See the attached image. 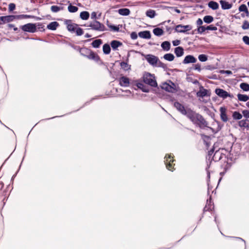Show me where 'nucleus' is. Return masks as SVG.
<instances>
[{
    "label": "nucleus",
    "mask_w": 249,
    "mask_h": 249,
    "mask_svg": "<svg viewBox=\"0 0 249 249\" xmlns=\"http://www.w3.org/2000/svg\"><path fill=\"white\" fill-rule=\"evenodd\" d=\"M184 115L186 116L193 123L198 125L200 127L206 125V122L203 117L190 108H187V112Z\"/></svg>",
    "instance_id": "1"
},
{
    "label": "nucleus",
    "mask_w": 249,
    "mask_h": 249,
    "mask_svg": "<svg viewBox=\"0 0 249 249\" xmlns=\"http://www.w3.org/2000/svg\"><path fill=\"white\" fill-rule=\"evenodd\" d=\"M145 59L153 66L161 67L163 64L160 61L159 58L152 54H147L145 56Z\"/></svg>",
    "instance_id": "2"
},
{
    "label": "nucleus",
    "mask_w": 249,
    "mask_h": 249,
    "mask_svg": "<svg viewBox=\"0 0 249 249\" xmlns=\"http://www.w3.org/2000/svg\"><path fill=\"white\" fill-rule=\"evenodd\" d=\"M143 81L145 83L152 87H156L157 86L155 77L149 73H146L143 75Z\"/></svg>",
    "instance_id": "3"
},
{
    "label": "nucleus",
    "mask_w": 249,
    "mask_h": 249,
    "mask_svg": "<svg viewBox=\"0 0 249 249\" xmlns=\"http://www.w3.org/2000/svg\"><path fill=\"white\" fill-rule=\"evenodd\" d=\"M165 164H166V166L167 169L168 170L173 171L174 170V165L173 163L174 160L173 159V157L171 154H166L165 156Z\"/></svg>",
    "instance_id": "4"
},
{
    "label": "nucleus",
    "mask_w": 249,
    "mask_h": 249,
    "mask_svg": "<svg viewBox=\"0 0 249 249\" xmlns=\"http://www.w3.org/2000/svg\"><path fill=\"white\" fill-rule=\"evenodd\" d=\"M20 28L24 32L34 33L36 31V24L27 23L22 26Z\"/></svg>",
    "instance_id": "5"
},
{
    "label": "nucleus",
    "mask_w": 249,
    "mask_h": 249,
    "mask_svg": "<svg viewBox=\"0 0 249 249\" xmlns=\"http://www.w3.org/2000/svg\"><path fill=\"white\" fill-rule=\"evenodd\" d=\"M193 26L191 25H183L179 24L175 27V31L178 33H185L188 31L191 30Z\"/></svg>",
    "instance_id": "6"
},
{
    "label": "nucleus",
    "mask_w": 249,
    "mask_h": 249,
    "mask_svg": "<svg viewBox=\"0 0 249 249\" xmlns=\"http://www.w3.org/2000/svg\"><path fill=\"white\" fill-rule=\"evenodd\" d=\"M161 88L170 92H174L176 91L175 85L170 81L168 83H163L161 85Z\"/></svg>",
    "instance_id": "7"
},
{
    "label": "nucleus",
    "mask_w": 249,
    "mask_h": 249,
    "mask_svg": "<svg viewBox=\"0 0 249 249\" xmlns=\"http://www.w3.org/2000/svg\"><path fill=\"white\" fill-rule=\"evenodd\" d=\"M89 27L97 31H103L105 30L104 25L96 20L91 22Z\"/></svg>",
    "instance_id": "8"
},
{
    "label": "nucleus",
    "mask_w": 249,
    "mask_h": 249,
    "mask_svg": "<svg viewBox=\"0 0 249 249\" xmlns=\"http://www.w3.org/2000/svg\"><path fill=\"white\" fill-rule=\"evenodd\" d=\"M215 92L218 96L224 99L231 96L228 92L222 89H216Z\"/></svg>",
    "instance_id": "9"
},
{
    "label": "nucleus",
    "mask_w": 249,
    "mask_h": 249,
    "mask_svg": "<svg viewBox=\"0 0 249 249\" xmlns=\"http://www.w3.org/2000/svg\"><path fill=\"white\" fill-rule=\"evenodd\" d=\"M15 19V16H6L0 17V24L9 22Z\"/></svg>",
    "instance_id": "10"
},
{
    "label": "nucleus",
    "mask_w": 249,
    "mask_h": 249,
    "mask_svg": "<svg viewBox=\"0 0 249 249\" xmlns=\"http://www.w3.org/2000/svg\"><path fill=\"white\" fill-rule=\"evenodd\" d=\"M174 106L177 108V109L183 115H185L187 112V108H185L183 105H182L178 102H176L174 103Z\"/></svg>",
    "instance_id": "11"
},
{
    "label": "nucleus",
    "mask_w": 249,
    "mask_h": 249,
    "mask_svg": "<svg viewBox=\"0 0 249 249\" xmlns=\"http://www.w3.org/2000/svg\"><path fill=\"white\" fill-rule=\"evenodd\" d=\"M197 59L193 55H188L185 56L183 60V64H187L189 63H195L196 62Z\"/></svg>",
    "instance_id": "12"
},
{
    "label": "nucleus",
    "mask_w": 249,
    "mask_h": 249,
    "mask_svg": "<svg viewBox=\"0 0 249 249\" xmlns=\"http://www.w3.org/2000/svg\"><path fill=\"white\" fill-rule=\"evenodd\" d=\"M129 79L125 76H122L119 79V84L122 87H127L129 85Z\"/></svg>",
    "instance_id": "13"
},
{
    "label": "nucleus",
    "mask_w": 249,
    "mask_h": 249,
    "mask_svg": "<svg viewBox=\"0 0 249 249\" xmlns=\"http://www.w3.org/2000/svg\"><path fill=\"white\" fill-rule=\"evenodd\" d=\"M224 149H219L218 150H216L213 155L214 160H219L222 159L223 157L225 156V154L222 153Z\"/></svg>",
    "instance_id": "14"
},
{
    "label": "nucleus",
    "mask_w": 249,
    "mask_h": 249,
    "mask_svg": "<svg viewBox=\"0 0 249 249\" xmlns=\"http://www.w3.org/2000/svg\"><path fill=\"white\" fill-rule=\"evenodd\" d=\"M87 58L90 60H94L95 62H98L100 60V57L98 55L92 51H90Z\"/></svg>",
    "instance_id": "15"
},
{
    "label": "nucleus",
    "mask_w": 249,
    "mask_h": 249,
    "mask_svg": "<svg viewBox=\"0 0 249 249\" xmlns=\"http://www.w3.org/2000/svg\"><path fill=\"white\" fill-rule=\"evenodd\" d=\"M221 120L224 122L228 121V117L226 115V109L224 107H221L219 109Z\"/></svg>",
    "instance_id": "16"
},
{
    "label": "nucleus",
    "mask_w": 249,
    "mask_h": 249,
    "mask_svg": "<svg viewBox=\"0 0 249 249\" xmlns=\"http://www.w3.org/2000/svg\"><path fill=\"white\" fill-rule=\"evenodd\" d=\"M207 90L205 89L203 87L199 88V91L197 92L196 95L197 97H203L207 95Z\"/></svg>",
    "instance_id": "17"
},
{
    "label": "nucleus",
    "mask_w": 249,
    "mask_h": 249,
    "mask_svg": "<svg viewBox=\"0 0 249 249\" xmlns=\"http://www.w3.org/2000/svg\"><path fill=\"white\" fill-rule=\"evenodd\" d=\"M220 3L221 5L222 8L224 10L230 9L232 7V5L231 4L223 0H220Z\"/></svg>",
    "instance_id": "18"
},
{
    "label": "nucleus",
    "mask_w": 249,
    "mask_h": 249,
    "mask_svg": "<svg viewBox=\"0 0 249 249\" xmlns=\"http://www.w3.org/2000/svg\"><path fill=\"white\" fill-rule=\"evenodd\" d=\"M66 24L67 25V29L70 32H74L77 27V25L75 24L71 23L70 21H66Z\"/></svg>",
    "instance_id": "19"
},
{
    "label": "nucleus",
    "mask_w": 249,
    "mask_h": 249,
    "mask_svg": "<svg viewBox=\"0 0 249 249\" xmlns=\"http://www.w3.org/2000/svg\"><path fill=\"white\" fill-rule=\"evenodd\" d=\"M139 36L140 37L145 39H149L151 37L150 33L148 31L140 32Z\"/></svg>",
    "instance_id": "20"
},
{
    "label": "nucleus",
    "mask_w": 249,
    "mask_h": 249,
    "mask_svg": "<svg viewBox=\"0 0 249 249\" xmlns=\"http://www.w3.org/2000/svg\"><path fill=\"white\" fill-rule=\"evenodd\" d=\"M122 45V43L117 40H113L110 43L111 47L114 50H116L118 48L120 47Z\"/></svg>",
    "instance_id": "21"
},
{
    "label": "nucleus",
    "mask_w": 249,
    "mask_h": 249,
    "mask_svg": "<svg viewBox=\"0 0 249 249\" xmlns=\"http://www.w3.org/2000/svg\"><path fill=\"white\" fill-rule=\"evenodd\" d=\"M208 5L209 8H211L213 10H217L219 8V4L215 1H210Z\"/></svg>",
    "instance_id": "22"
},
{
    "label": "nucleus",
    "mask_w": 249,
    "mask_h": 249,
    "mask_svg": "<svg viewBox=\"0 0 249 249\" xmlns=\"http://www.w3.org/2000/svg\"><path fill=\"white\" fill-rule=\"evenodd\" d=\"M63 9L64 7L62 6V4H60V6L53 5L51 7V10L53 13H57Z\"/></svg>",
    "instance_id": "23"
},
{
    "label": "nucleus",
    "mask_w": 249,
    "mask_h": 249,
    "mask_svg": "<svg viewBox=\"0 0 249 249\" xmlns=\"http://www.w3.org/2000/svg\"><path fill=\"white\" fill-rule=\"evenodd\" d=\"M58 26L59 24L57 22L53 21L47 25V28L51 30H55Z\"/></svg>",
    "instance_id": "24"
},
{
    "label": "nucleus",
    "mask_w": 249,
    "mask_h": 249,
    "mask_svg": "<svg viewBox=\"0 0 249 249\" xmlns=\"http://www.w3.org/2000/svg\"><path fill=\"white\" fill-rule=\"evenodd\" d=\"M175 53L177 56L180 57L184 53L183 49L181 47H178L175 49Z\"/></svg>",
    "instance_id": "25"
},
{
    "label": "nucleus",
    "mask_w": 249,
    "mask_h": 249,
    "mask_svg": "<svg viewBox=\"0 0 249 249\" xmlns=\"http://www.w3.org/2000/svg\"><path fill=\"white\" fill-rule=\"evenodd\" d=\"M102 43V40L100 39H98L94 40L92 42L91 45L93 48H98Z\"/></svg>",
    "instance_id": "26"
},
{
    "label": "nucleus",
    "mask_w": 249,
    "mask_h": 249,
    "mask_svg": "<svg viewBox=\"0 0 249 249\" xmlns=\"http://www.w3.org/2000/svg\"><path fill=\"white\" fill-rule=\"evenodd\" d=\"M91 51V50L88 48H82L80 50V53L82 55L87 57Z\"/></svg>",
    "instance_id": "27"
},
{
    "label": "nucleus",
    "mask_w": 249,
    "mask_h": 249,
    "mask_svg": "<svg viewBox=\"0 0 249 249\" xmlns=\"http://www.w3.org/2000/svg\"><path fill=\"white\" fill-rule=\"evenodd\" d=\"M120 66L122 69L125 71L130 70L131 69V65H129L127 63L125 62H122L120 63Z\"/></svg>",
    "instance_id": "28"
},
{
    "label": "nucleus",
    "mask_w": 249,
    "mask_h": 249,
    "mask_svg": "<svg viewBox=\"0 0 249 249\" xmlns=\"http://www.w3.org/2000/svg\"><path fill=\"white\" fill-rule=\"evenodd\" d=\"M137 87L142 89V90L143 92H149V89H148L146 87L144 84L142 83H137Z\"/></svg>",
    "instance_id": "29"
},
{
    "label": "nucleus",
    "mask_w": 249,
    "mask_h": 249,
    "mask_svg": "<svg viewBox=\"0 0 249 249\" xmlns=\"http://www.w3.org/2000/svg\"><path fill=\"white\" fill-rule=\"evenodd\" d=\"M118 13L121 15L127 16L129 14L130 11L127 8H122L119 9Z\"/></svg>",
    "instance_id": "30"
},
{
    "label": "nucleus",
    "mask_w": 249,
    "mask_h": 249,
    "mask_svg": "<svg viewBox=\"0 0 249 249\" xmlns=\"http://www.w3.org/2000/svg\"><path fill=\"white\" fill-rule=\"evenodd\" d=\"M103 51L105 54H108L110 52V47L108 44H105L103 46Z\"/></svg>",
    "instance_id": "31"
},
{
    "label": "nucleus",
    "mask_w": 249,
    "mask_h": 249,
    "mask_svg": "<svg viewBox=\"0 0 249 249\" xmlns=\"http://www.w3.org/2000/svg\"><path fill=\"white\" fill-rule=\"evenodd\" d=\"M161 46L163 50L168 51L170 48V43L168 41H164L162 43Z\"/></svg>",
    "instance_id": "32"
},
{
    "label": "nucleus",
    "mask_w": 249,
    "mask_h": 249,
    "mask_svg": "<svg viewBox=\"0 0 249 249\" xmlns=\"http://www.w3.org/2000/svg\"><path fill=\"white\" fill-rule=\"evenodd\" d=\"M237 97L239 100L241 101L246 102L249 100V97L246 95L238 94Z\"/></svg>",
    "instance_id": "33"
},
{
    "label": "nucleus",
    "mask_w": 249,
    "mask_h": 249,
    "mask_svg": "<svg viewBox=\"0 0 249 249\" xmlns=\"http://www.w3.org/2000/svg\"><path fill=\"white\" fill-rule=\"evenodd\" d=\"M153 32L154 35L157 36H160L163 34V31L160 28H156L154 29L153 31Z\"/></svg>",
    "instance_id": "34"
},
{
    "label": "nucleus",
    "mask_w": 249,
    "mask_h": 249,
    "mask_svg": "<svg viewBox=\"0 0 249 249\" xmlns=\"http://www.w3.org/2000/svg\"><path fill=\"white\" fill-rule=\"evenodd\" d=\"M80 17L83 20H87L89 18V14L87 11H83L80 13Z\"/></svg>",
    "instance_id": "35"
},
{
    "label": "nucleus",
    "mask_w": 249,
    "mask_h": 249,
    "mask_svg": "<svg viewBox=\"0 0 249 249\" xmlns=\"http://www.w3.org/2000/svg\"><path fill=\"white\" fill-rule=\"evenodd\" d=\"M239 10L240 12H244L247 16L249 15V13L247 6L245 4H242L239 7Z\"/></svg>",
    "instance_id": "36"
},
{
    "label": "nucleus",
    "mask_w": 249,
    "mask_h": 249,
    "mask_svg": "<svg viewBox=\"0 0 249 249\" xmlns=\"http://www.w3.org/2000/svg\"><path fill=\"white\" fill-rule=\"evenodd\" d=\"M163 58L169 61H172L174 59L175 56L172 53H166L163 56Z\"/></svg>",
    "instance_id": "37"
},
{
    "label": "nucleus",
    "mask_w": 249,
    "mask_h": 249,
    "mask_svg": "<svg viewBox=\"0 0 249 249\" xmlns=\"http://www.w3.org/2000/svg\"><path fill=\"white\" fill-rule=\"evenodd\" d=\"M213 20V18L211 16H206L203 18V21L206 23H210Z\"/></svg>",
    "instance_id": "38"
},
{
    "label": "nucleus",
    "mask_w": 249,
    "mask_h": 249,
    "mask_svg": "<svg viewBox=\"0 0 249 249\" xmlns=\"http://www.w3.org/2000/svg\"><path fill=\"white\" fill-rule=\"evenodd\" d=\"M232 117L235 120H240L242 118V115L237 111H234L233 113Z\"/></svg>",
    "instance_id": "39"
},
{
    "label": "nucleus",
    "mask_w": 249,
    "mask_h": 249,
    "mask_svg": "<svg viewBox=\"0 0 249 249\" xmlns=\"http://www.w3.org/2000/svg\"><path fill=\"white\" fill-rule=\"evenodd\" d=\"M15 19H23V18H34V17L31 15H20L18 16H15Z\"/></svg>",
    "instance_id": "40"
},
{
    "label": "nucleus",
    "mask_w": 249,
    "mask_h": 249,
    "mask_svg": "<svg viewBox=\"0 0 249 249\" xmlns=\"http://www.w3.org/2000/svg\"><path fill=\"white\" fill-rule=\"evenodd\" d=\"M240 87L244 91H249V85L248 84L242 83L240 84Z\"/></svg>",
    "instance_id": "41"
},
{
    "label": "nucleus",
    "mask_w": 249,
    "mask_h": 249,
    "mask_svg": "<svg viewBox=\"0 0 249 249\" xmlns=\"http://www.w3.org/2000/svg\"><path fill=\"white\" fill-rule=\"evenodd\" d=\"M68 11L71 13H74L77 11L78 10V7L75 6H73L71 4H70L68 6Z\"/></svg>",
    "instance_id": "42"
},
{
    "label": "nucleus",
    "mask_w": 249,
    "mask_h": 249,
    "mask_svg": "<svg viewBox=\"0 0 249 249\" xmlns=\"http://www.w3.org/2000/svg\"><path fill=\"white\" fill-rule=\"evenodd\" d=\"M146 16L150 18H153L155 17V12L154 10H149L146 12Z\"/></svg>",
    "instance_id": "43"
},
{
    "label": "nucleus",
    "mask_w": 249,
    "mask_h": 249,
    "mask_svg": "<svg viewBox=\"0 0 249 249\" xmlns=\"http://www.w3.org/2000/svg\"><path fill=\"white\" fill-rule=\"evenodd\" d=\"M198 59L201 62H205L208 60V58L207 55L202 54L199 55Z\"/></svg>",
    "instance_id": "44"
},
{
    "label": "nucleus",
    "mask_w": 249,
    "mask_h": 249,
    "mask_svg": "<svg viewBox=\"0 0 249 249\" xmlns=\"http://www.w3.org/2000/svg\"><path fill=\"white\" fill-rule=\"evenodd\" d=\"M109 28L112 31L114 32H118L120 29L119 25L118 26H115L113 25H108Z\"/></svg>",
    "instance_id": "45"
},
{
    "label": "nucleus",
    "mask_w": 249,
    "mask_h": 249,
    "mask_svg": "<svg viewBox=\"0 0 249 249\" xmlns=\"http://www.w3.org/2000/svg\"><path fill=\"white\" fill-rule=\"evenodd\" d=\"M238 124L241 127H246L248 126L246 120H241L239 121Z\"/></svg>",
    "instance_id": "46"
},
{
    "label": "nucleus",
    "mask_w": 249,
    "mask_h": 249,
    "mask_svg": "<svg viewBox=\"0 0 249 249\" xmlns=\"http://www.w3.org/2000/svg\"><path fill=\"white\" fill-rule=\"evenodd\" d=\"M242 28L244 30L249 29V22L247 20L244 21L242 26Z\"/></svg>",
    "instance_id": "47"
},
{
    "label": "nucleus",
    "mask_w": 249,
    "mask_h": 249,
    "mask_svg": "<svg viewBox=\"0 0 249 249\" xmlns=\"http://www.w3.org/2000/svg\"><path fill=\"white\" fill-rule=\"evenodd\" d=\"M75 31L77 36H81L83 34V30L79 27H76Z\"/></svg>",
    "instance_id": "48"
},
{
    "label": "nucleus",
    "mask_w": 249,
    "mask_h": 249,
    "mask_svg": "<svg viewBox=\"0 0 249 249\" xmlns=\"http://www.w3.org/2000/svg\"><path fill=\"white\" fill-rule=\"evenodd\" d=\"M205 30H207L206 27L203 26H199L197 28V32L200 34L203 33Z\"/></svg>",
    "instance_id": "49"
},
{
    "label": "nucleus",
    "mask_w": 249,
    "mask_h": 249,
    "mask_svg": "<svg viewBox=\"0 0 249 249\" xmlns=\"http://www.w3.org/2000/svg\"><path fill=\"white\" fill-rule=\"evenodd\" d=\"M206 29H207V30H212V31H216L217 29L216 27L212 25L208 26L206 27Z\"/></svg>",
    "instance_id": "50"
},
{
    "label": "nucleus",
    "mask_w": 249,
    "mask_h": 249,
    "mask_svg": "<svg viewBox=\"0 0 249 249\" xmlns=\"http://www.w3.org/2000/svg\"><path fill=\"white\" fill-rule=\"evenodd\" d=\"M194 69L200 72L201 70V65L200 64H196L194 65Z\"/></svg>",
    "instance_id": "51"
},
{
    "label": "nucleus",
    "mask_w": 249,
    "mask_h": 249,
    "mask_svg": "<svg viewBox=\"0 0 249 249\" xmlns=\"http://www.w3.org/2000/svg\"><path fill=\"white\" fill-rule=\"evenodd\" d=\"M244 116L247 118H249V110H244L242 111Z\"/></svg>",
    "instance_id": "52"
},
{
    "label": "nucleus",
    "mask_w": 249,
    "mask_h": 249,
    "mask_svg": "<svg viewBox=\"0 0 249 249\" xmlns=\"http://www.w3.org/2000/svg\"><path fill=\"white\" fill-rule=\"evenodd\" d=\"M15 7L16 5L14 3H11L9 4V10L10 11H13L15 9Z\"/></svg>",
    "instance_id": "53"
},
{
    "label": "nucleus",
    "mask_w": 249,
    "mask_h": 249,
    "mask_svg": "<svg viewBox=\"0 0 249 249\" xmlns=\"http://www.w3.org/2000/svg\"><path fill=\"white\" fill-rule=\"evenodd\" d=\"M243 40L247 45H249V37L248 36H244L243 37Z\"/></svg>",
    "instance_id": "54"
},
{
    "label": "nucleus",
    "mask_w": 249,
    "mask_h": 249,
    "mask_svg": "<svg viewBox=\"0 0 249 249\" xmlns=\"http://www.w3.org/2000/svg\"><path fill=\"white\" fill-rule=\"evenodd\" d=\"M169 8L170 9H171L172 11H175L178 13H180L181 12L179 9H178L177 8H176L175 7H169Z\"/></svg>",
    "instance_id": "55"
},
{
    "label": "nucleus",
    "mask_w": 249,
    "mask_h": 249,
    "mask_svg": "<svg viewBox=\"0 0 249 249\" xmlns=\"http://www.w3.org/2000/svg\"><path fill=\"white\" fill-rule=\"evenodd\" d=\"M180 43V41L178 40H176L173 41V44L175 46L178 45Z\"/></svg>",
    "instance_id": "56"
},
{
    "label": "nucleus",
    "mask_w": 249,
    "mask_h": 249,
    "mask_svg": "<svg viewBox=\"0 0 249 249\" xmlns=\"http://www.w3.org/2000/svg\"><path fill=\"white\" fill-rule=\"evenodd\" d=\"M97 14L95 12H93L91 14V18L92 19H96V18Z\"/></svg>",
    "instance_id": "57"
},
{
    "label": "nucleus",
    "mask_w": 249,
    "mask_h": 249,
    "mask_svg": "<svg viewBox=\"0 0 249 249\" xmlns=\"http://www.w3.org/2000/svg\"><path fill=\"white\" fill-rule=\"evenodd\" d=\"M203 23V21L200 18H198L196 21V24L197 25H201Z\"/></svg>",
    "instance_id": "58"
},
{
    "label": "nucleus",
    "mask_w": 249,
    "mask_h": 249,
    "mask_svg": "<svg viewBox=\"0 0 249 249\" xmlns=\"http://www.w3.org/2000/svg\"><path fill=\"white\" fill-rule=\"evenodd\" d=\"M131 38L132 39H136L137 38V35L136 34H135L134 33H132L131 34Z\"/></svg>",
    "instance_id": "59"
},
{
    "label": "nucleus",
    "mask_w": 249,
    "mask_h": 249,
    "mask_svg": "<svg viewBox=\"0 0 249 249\" xmlns=\"http://www.w3.org/2000/svg\"><path fill=\"white\" fill-rule=\"evenodd\" d=\"M225 72L228 74H231L232 73L231 71H226Z\"/></svg>",
    "instance_id": "60"
},
{
    "label": "nucleus",
    "mask_w": 249,
    "mask_h": 249,
    "mask_svg": "<svg viewBox=\"0 0 249 249\" xmlns=\"http://www.w3.org/2000/svg\"><path fill=\"white\" fill-rule=\"evenodd\" d=\"M85 37L88 38L91 37V36L89 34H86L85 36Z\"/></svg>",
    "instance_id": "61"
},
{
    "label": "nucleus",
    "mask_w": 249,
    "mask_h": 249,
    "mask_svg": "<svg viewBox=\"0 0 249 249\" xmlns=\"http://www.w3.org/2000/svg\"><path fill=\"white\" fill-rule=\"evenodd\" d=\"M238 238V239L241 240H242V241H243V242H245V241H244L243 239H242V238H239H239Z\"/></svg>",
    "instance_id": "62"
},
{
    "label": "nucleus",
    "mask_w": 249,
    "mask_h": 249,
    "mask_svg": "<svg viewBox=\"0 0 249 249\" xmlns=\"http://www.w3.org/2000/svg\"><path fill=\"white\" fill-rule=\"evenodd\" d=\"M247 106L249 108V102L247 103Z\"/></svg>",
    "instance_id": "63"
},
{
    "label": "nucleus",
    "mask_w": 249,
    "mask_h": 249,
    "mask_svg": "<svg viewBox=\"0 0 249 249\" xmlns=\"http://www.w3.org/2000/svg\"><path fill=\"white\" fill-rule=\"evenodd\" d=\"M9 26L10 27H14V25L13 24H9Z\"/></svg>",
    "instance_id": "64"
}]
</instances>
